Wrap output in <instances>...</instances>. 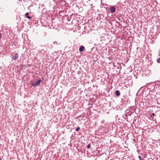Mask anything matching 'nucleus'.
<instances>
[{
	"label": "nucleus",
	"instance_id": "obj_11",
	"mask_svg": "<svg viewBox=\"0 0 160 160\" xmlns=\"http://www.w3.org/2000/svg\"><path fill=\"white\" fill-rule=\"evenodd\" d=\"M2 37V35L0 33V39H1V38Z\"/></svg>",
	"mask_w": 160,
	"mask_h": 160
},
{
	"label": "nucleus",
	"instance_id": "obj_8",
	"mask_svg": "<svg viewBox=\"0 0 160 160\" xmlns=\"http://www.w3.org/2000/svg\"><path fill=\"white\" fill-rule=\"evenodd\" d=\"M90 146H91V145L90 144H89L87 146V148L88 149H89L90 148Z\"/></svg>",
	"mask_w": 160,
	"mask_h": 160
},
{
	"label": "nucleus",
	"instance_id": "obj_5",
	"mask_svg": "<svg viewBox=\"0 0 160 160\" xmlns=\"http://www.w3.org/2000/svg\"><path fill=\"white\" fill-rule=\"evenodd\" d=\"M84 49V46H81L79 48V50L80 52H82Z\"/></svg>",
	"mask_w": 160,
	"mask_h": 160
},
{
	"label": "nucleus",
	"instance_id": "obj_4",
	"mask_svg": "<svg viewBox=\"0 0 160 160\" xmlns=\"http://www.w3.org/2000/svg\"><path fill=\"white\" fill-rule=\"evenodd\" d=\"M29 12H28L26 13L25 16L27 18H28V19H30L32 18V17L29 16Z\"/></svg>",
	"mask_w": 160,
	"mask_h": 160
},
{
	"label": "nucleus",
	"instance_id": "obj_9",
	"mask_svg": "<svg viewBox=\"0 0 160 160\" xmlns=\"http://www.w3.org/2000/svg\"><path fill=\"white\" fill-rule=\"evenodd\" d=\"M80 129V128L79 127H78L76 129V131H78Z\"/></svg>",
	"mask_w": 160,
	"mask_h": 160
},
{
	"label": "nucleus",
	"instance_id": "obj_1",
	"mask_svg": "<svg viewBox=\"0 0 160 160\" xmlns=\"http://www.w3.org/2000/svg\"><path fill=\"white\" fill-rule=\"evenodd\" d=\"M18 58V55L17 53L15 54L14 56L12 57V59L15 60H17Z\"/></svg>",
	"mask_w": 160,
	"mask_h": 160
},
{
	"label": "nucleus",
	"instance_id": "obj_10",
	"mask_svg": "<svg viewBox=\"0 0 160 160\" xmlns=\"http://www.w3.org/2000/svg\"><path fill=\"white\" fill-rule=\"evenodd\" d=\"M155 115H154V113H152L151 115V117H152L153 116H154Z\"/></svg>",
	"mask_w": 160,
	"mask_h": 160
},
{
	"label": "nucleus",
	"instance_id": "obj_7",
	"mask_svg": "<svg viewBox=\"0 0 160 160\" xmlns=\"http://www.w3.org/2000/svg\"><path fill=\"white\" fill-rule=\"evenodd\" d=\"M157 62L158 63H160V58L157 60Z\"/></svg>",
	"mask_w": 160,
	"mask_h": 160
},
{
	"label": "nucleus",
	"instance_id": "obj_13",
	"mask_svg": "<svg viewBox=\"0 0 160 160\" xmlns=\"http://www.w3.org/2000/svg\"><path fill=\"white\" fill-rule=\"evenodd\" d=\"M1 158H0V160H1Z\"/></svg>",
	"mask_w": 160,
	"mask_h": 160
},
{
	"label": "nucleus",
	"instance_id": "obj_6",
	"mask_svg": "<svg viewBox=\"0 0 160 160\" xmlns=\"http://www.w3.org/2000/svg\"><path fill=\"white\" fill-rule=\"evenodd\" d=\"M115 94L117 96H119L120 95L119 91L118 90H117L115 92Z\"/></svg>",
	"mask_w": 160,
	"mask_h": 160
},
{
	"label": "nucleus",
	"instance_id": "obj_14",
	"mask_svg": "<svg viewBox=\"0 0 160 160\" xmlns=\"http://www.w3.org/2000/svg\"><path fill=\"white\" fill-rule=\"evenodd\" d=\"M1 54V53L0 52V54Z\"/></svg>",
	"mask_w": 160,
	"mask_h": 160
},
{
	"label": "nucleus",
	"instance_id": "obj_2",
	"mask_svg": "<svg viewBox=\"0 0 160 160\" xmlns=\"http://www.w3.org/2000/svg\"><path fill=\"white\" fill-rule=\"evenodd\" d=\"M41 82V80H39L37 81L35 83L33 84V86H38L40 83Z\"/></svg>",
	"mask_w": 160,
	"mask_h": 160
},
{
	"label": "nucleus",
	"instance_id": "obj_12",
	"mask_svg": "<svg viewBox=\"0 0 160 160\" xmlns=\"http://www.w3.org/2000/svg\"><path fill=\"white\" fill-rule=\"evenodd\" d=\"M138 157L139 158L141 159V157L140 156H139Z\"/></svg>",
	"mask_w": 160,
	"mask_h": 160
},
{
	"label": "nucleus",
	"instance_id": "obj_3",
	"mask_svg": "<svg viewBox=\"0 0 160 160\" xmlns=\"http://www.w3.org/2000/svg\"><path fill=\"white\" fill-rule=\"evenodd\" d=\"M115 9L114 7H112L110 8V11L112 13H114L115 12Z\"/></svg>",
	"mask_w": 160,
	"mask_h": 160
}]
</instances>
